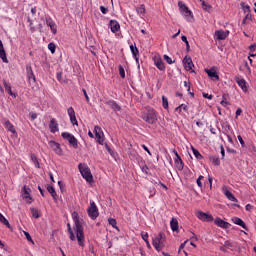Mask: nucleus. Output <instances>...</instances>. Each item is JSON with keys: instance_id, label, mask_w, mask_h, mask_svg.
Wrapping results in <instances>:
<instances>
[{"instance_id": "nucleus-45", "label": "nucleus", "mask_w": 256, "mask_h": 256, "mask_svg": "<svg viewBox=\"0 0 256 256\" xmlns=\"http://www.w3.org/2000/svg\"><path fill=\"white\" fill-rule=\"evenodd\" d=\"M119 69V75L122 79H125V68H123V66L119 65L118 66Z\"/></svg>"}, {"instance_id": "nucleus-46", "label": "nucleus", "mask_w": 256, "mask_h": 256, "mask_svg": "<svg viewBox=\"0 0 256 256\" xmlns=\"http://www.w3.org/2000/svg\"><path fill=\"white\" fill-rule=\"evenodd\" d=\"M202 9H203L204 11L210 12V11H211V5L205 3V1H202Z\"/></svg>"}, {"instance_id": "nucleus-63", "label": "nucleus", "mask_w": 256, "mask_h": 256, "mask_svg": "<svg viewBox=\"0 0 256 256\" xmlns=\"http://www.w3.org/2000/svg\"><path fill=\"white\" fill-rule=\"evenodd\" d=\"M38 190L40 192V195H42L43 197H45V190L41 189V186H38Z\"/></svg>"}, {"instance_id": "nucleus-36", "label": "nucleus", "mask_w": 256, "mask_h": 256, "mask_svg": "<svg viewBox=\"0 0 256 256\" xmlns=\"http://www.w3.org/2000/svg\"><path fill=\"white\" fill-rule=\"evenodd\" d=\"M227 97H229V94H223L222 101L220 102V105H222V107H227V105H231V103L227 101Z\"/></svg>"}, {"instance_id": "nucleus-10", "label": "nucleus", "mask_w": 256, "mask_h": 256, "mask_svg": "<svg viewBox=\"0 0 256 256\" xmlns=\"http://www.w3.org/2000/svg\"><path fill=\"white\" fill-rule=\"evenodd\" d=\"M48 145L57 155H62L63 150L61 149V144L57 143L56 141L50 140Z\"/></svg>"}, {"instance_id": "nucleus-1", "label": "nucleus", "mask_w": 256, "mask_h": 256, "mask_svg": "<svg viewBox=\"0 0 256 256\" xmlns=\"http://www.w3.org/2000/svg\"><path fill=\"white\" fill-rule=\"evenodd\" d=\"M72 218L75 224L74 231L80 247H85V232L83 231V222L79 219L77 212L72 213Z\"/></svg>"}, {"instance_id": "nucleus-9", "label": "nucleus", "mask_w": 256, "mask_h": 256, "mask_svg": "<svg viewBox=\"0 0 256 256\" xmlns=\"http://www.w3.org/2000/svg\"><path fill=\"white\" fill-rule=\"evenodd\" d=\"M183 63L186 71H191V73H195V70H193V67H195V65L193 64V60L191 59V57L185 56V58L183 59Z\"/></svg>"}, {"instance_id": "nucleus-25", "label": "nucleus", "mask_w": 256, "mask_h": 256, "mask_svg": "<svg viewBox=\"0 0 256 256\" xmlns=\"http://www.w3.org/2000/svg\"><path fill=\"white\" fill-rule=\"evenodd\" d=\"M232 222L235 224V225H239L240 227H242L243 229H245L247 231V224L244 223L243 220H241V218L239 217H234L232 218Z\"/></svg>"}, {"instance_id": "nucleus-14", "label": "nucleus", "mask_w": 256, "mask_h": 256, "mask_svg": "<svg viewBox=\"0 0 256 256\" xmlns=\"http://www.w3.org/2000/svg\"><path fill=\"white\" fill-rule=\"evenodd\" d=\"M215 225H217L218 227H221L222 229H229V227H231V224H229V222L224 221L221 218H216L214 220Z\"/></svg>"}, {"instance_id": "nucleus-62", "label": "nucleus", "mask_w": 256, "mask_h": 256, "mask_svg": "<svg viewBox=\"0 0 256 256\" xmlns=\"http://www.w3.org/2000/svg\"><path fill=\"white\" fill-rule=\"evenodd\" d=\"M243 113V110L241 108H238L236 110V118L239 117V115H241Z\"/></svg>"}, {"instance_id": "nucleus-42", "label": "nucleus", "mask_w": 256, "mask_h": 256, "mask_svg": "<svg viewBox=\"0 0 256 256\" xmlns=\"http://www.w3.org/2000/svg\"><path fill=\"white\" fill-rule=\"evenodd\" d=\"M108 222H109V225H111L113 227V229L119 230V228L117 227V220H115L113 218H109Z\"/></svg>"}, {"instance_id": "nucleus-49", "label": "nucleus", "mask_w": 256, "mask_h": 256, "mask_svg": "<svg viewBox=\"0 0 256 256\" xmlns=\"http://www.w3.org/2000/svg\"><path fill=\"white\" fill-rule=\"evenodd\" d=\"M70 240L75 241V233L72 228H69Z\"/></svg>"}, {"instance_id": "nucleus-39", "label": "nucleus", "mask_w": 256, "mask_h": 256, "mask_svg": "<svg viewBox=\"0 0 256 256\" xmlns=\"http://www.w3.org/2000/svg\"><path fill=\"white\" fill-rule=\"evenodd\" d=\"M194 156L196 157V159H203V155H201V153L199 152V150L195 149V147H191Z\"/></svg>"}, {"instance_id": "nucleus-44", "label": "nucleus", "mask_w": 256, "mask_h": 256, "mask_svg": "<svg viewBox=\"0 0 256 256\" xmlns=\"http://www.w3.org/2000/svg\"><path fill=\"white\" fill-rule=\"evenodd\" d=\"M48 49L53 54L55 53V49H57V46L55 45V43L51 42L48 44Z\"/></svg>"}, {"instance_id": "nucleus-11", "label": "nucleus", "mask_w": 256, "mask_h": 256, "mask_svg": "<svg viewBox=\"0 0 256 256\" xmlns=\"http://www.w3.org/2000/svg\"><path fill=\"white\" fill-rule=\"evenodd\" d=\"M215 37L218 41H225L229 37V31L217 30L215 32Z\"/></svg>"}, {"instance_id": "nucleus-2", "label": "nucleus", "mask_w": 256, "mask_h": 256, "mask_svg": "<svg viewBox=\"0 0 256 256\" xmlns=\"http://www.w3.org/2000/svg\"><path fill=\"white\" fill-rule=\"evenodd\" d=\"M78 169L82 177L87 181V183H93V174H91V169L89 166H85L82 163L78 165Z\"/></svg>"}, {"instance_id": "nucleus-28", "label": "nucleus", "mask_w": 256, "mask_h": 256, "mask_svg": "<svg viewBox=\"0 0 256 256\" xmlns=\"http://www.w3.org/2000/svg\"><path fill=\"white\" fill-rule=\"evenodd\" d=\"M106 105H109L113 111H119L121 109V106L115 102V100H109L106 102Z\"/></svg>"}, {"instance_id": "nucleus-55", "label": "nucleus", "mask_w": 256, "mask_h": 256, "mask_svg": "<svg viewBox=\"0 0 256 256\" xmlns=\"http://www.w3.org/2000/svg\"><path fill=\"white\" fill-rule=\"evenodd\" d=\"M241 6L243 7L244 11L249 13V11H251V8L249 7V5L245 6V3H242Z\"/></svg>"}, {"instance_id": "nucleus-26", "label": "nucleus", "mask_w": 256, "mask_h": 256, "mask_svg": "<svg viewBox=\"0 0 256 256\" xmlns=\"http://www.w3.org/2000/svg\"><path fill=\"white\" fill-rule=\"evenodd\" d=\"M47 191H48V193H50V195H52L53 200L55 201V203H57V201H59V196L57 195V192L55 191V188L53 186H48Z\"/></svg>"}, {"instance_id": "nucleus-48", "label": "nucleus", "mask_w": 256, "mask_h": 256, "mask_svg": "<svg viewBox=\"0 0 256 256\" xmlns=\"http://www.w3.org/2000/svg\"><path fill=\"white\" fill-rule=\"evenodd\" d=\"M24 235H25L27 241H29L30 243H34L33 238H31V234H29V232H24Z\"/></svg>"}, {"instance_id": "nucleus-3", "label": "nucleus", "mask_w": 256, "mask_h": 256, "mask_svg": "<svg viewBox=\"0 0 256 256\" xmlns=\"http://www.w3.org/2000/svg\"><path fill=\"white\" fill-rule=\"evenodd\" d=\"M142 119L149 125H155L157 123V113L153 109H149L146 114L142 115Z\"/></svg>"}, {"instance_id": "nucleus-5", "label": "nucleus", "mask_w": 256, "mask_h": 256, "mask_svg": "<svg viewBox=\"0 0 256 256\" xmlns=\"http://www.w3.org/2000/svg\"><path fill=\"white\" fill-rule=\"evenodd\" d=\"M163 243H165V237H163V233L160 232L158 236L153 239L152 245L155 247L156 251H161V249H163L161 246Z\"/></svg>"}, {"instance_id": "nucleus-20", "label": "nucleus", "mask_w": 256, "mask_h": 256, "mask_svg": "<svg viewBox=\"0 0 256 256\" xmlns=\"http://www.w3.org/2000/svg\"><path fill=\"white\" fill-rule=\"evenodd\" d=\"M26 71H27V77L29 80V83H35L36 78H35V74L33 73V68H31V66H27L26 67Z\"/></svg>"}, {"instance_id": "nucleus-21", "label": "nucleus", "mask_w": 256, "mask_h": 256, "mask_svg": "<svg viewBox=\"0 0 256 256\" xmlns=\"http://www.w3.org/2000/svg\"><path fill=\"white\" fill-rule=\"evenodd\" d=\"M154 63L156 65L157 69H159V71H165V63L163 62V60L161 58L155 57Z\"/></svg>"}, {"instance_id": "nucleus-8", "label": "nucleus", "mask_w": 256, "mask_h": 256, "mask_svg": "<svg viewBox=\"0 0 256 256\" xmlns=\"http://www.w3.org/2000/svg\"><path fill=\"white\" fill-rule=\"evenodd\" d=\"M87 211L91 219H97V217H99V209H97V205H95V202H90V207Z\"/></svg>"}, {"instance_id": "nucleus-38", "label": "nucleus", "mask_w": 256, "mask_h": 256, "mask_svg": "<svg viewBox=\"0 0 256 256\" xmlns=\"http://www.w3.org/2000/svg\"><path fill=\"white\" fill-rule=\"evenodd\" d=\"M183 43L186 45V51L189 53L191 51V46L189 45V41L187 40V36H182L181 37Z\"/></svg>"}, {"instance_id": "nucleus-4", "label": "nucleus", "mask_w": 256, "mask_h": 256, "mask_svg": "<svg viewBox=\"0 0 256 256\" xmlns=\"http://www.w3.org/2000/svg\"><path fill=\"white\" fill-rule=\"evenodd\" d=\"M61 137L63 139H65L66 141H68L69 145H71V147H73L74 149H78L79 147V142L77 141V138H75V136L69 132H63L61 134Z\"/></svg>"}, {"instance_id": "nucleus-15", "label": "nucleus", "mask_w": 256, "mask_h": 256, "mask_svg": "<svg viewBox=\"0 0 256 256\" xmlns=\"http://www.w3.org/2000/svg\"><path fill=\"white\" fill-rule=\"evenodd\" d=\"M205 73H207L208 77H210L212 81H219V75L215 69H205Z\"/></svg>"}, {"instance_id": "nucleus-50", "label": "nucleus", "mask_w": 256, "mask_h": 256, "mask_svg": "<svg viewBox=\"0 0 256 256\" xmlns=\"http://www.w3.org/2000/svg\"><path fill=\"white\" fill-rule=\"evenodd\" d=\"M100 11L103 15H107L109 13V8H105L104 6H100Z\"/></svg>"}, {"instance_id": "nucleus-35", "label": "nucleus", "mask_w": 256, "mask_h": 256, "mask_svg": "<svg viewBox=\"0 0 256 256\" xmlns=\"http://www.w3.org/2000/svg\"><path fill=\"white\" fill-rule=\"evenodd\" d=\"M212 164H214L216 167H219L221 165V161L219 160V157L210 156L209 157Z\"/></svg>"}, {"instance_id": "nucleus-56", "label": "nucleus", "mask_w": 256, "mask_h": 256, "mask_svg": "<svg viewBox=\"0 0 256 256\" xmlns=\"http://www.w3.org/2000/svg\"><path fill=\"white\" fill-rule=\"evenodd\" d=\"M184 87H187L188 93H189V91H191V84L188 83L187 81H184Z\"/></svg>"}, {"instance_id": "nucleus-31", "label": "nucleus", "mask_w": 256, "mask_h": 256, "mask_svg": "<svg viewBox=\"0 0 256 256\" xmlns=\"http://www.w3.org/2000/svg\"><path fill=\"white\" fill-rule=\"evenodd\" d=\"M170 227L172 231H179V221H177V218H172L170 221Z\"/></svg>"}, {"instance_id": "nucleus-29", "label": "nucleus", "mask_w": 256, "mask_h": 256, "mask_svg": "<svg viewBox=\"0 0 256 256\" xmlns=\"http://www.w3.org/2000/svg\"><path fill=\"white\" fill-rule=\"evenodd\" d=\"M46 24L48 27H50L53 35H57V24L53 21L46 20Z\"/></svg>"}, {"instance_id": "nucleus-57", "label": "nucleus", "mask_w": 256, "mask_h": 256, "mask_svg": "<svg viewBox=\"0 0 256 256\" xmlns=\"http://www.w3.org/2000/svg\"><path fill=\"white\" fill-rule=\"evenodd\" d=\"M187 241H189V240H186L184 243H182V244L180 245L178 253H181V250H182V249H185V245H187Z\"/></svg>"}, {"instance_id": "nucleus-6", "label": "nucleus", "mask_w": 256, "mask_h": 256, "mask_svg": "<svg viewBox=\"0 0 256 256\" xmlns=\"http://www.w3.org/2000/svg\"><path fill=\"white\" fill-rule=\"evenodd\" d=\"M22 199H24L28 205L33 203V197H31V188H29L27 185H24L22 188Z\"/></svg>"}, {"instance_id": "nucleus-52", "label": "nucleus", "mask_w": 256, "mask_h": 256, "mask_svg": "<svg viewBox=\"0 0 256 256\" xmlns=\"http://www.w3.org/2000/svg\"><path fill=\"white\" fill-rule=\"evenodd\" d=\"M237 139H238L239 143L241 144V146L245 147V141L243 140V137H241V135H238Z\"/></svg>"}, {"instance_id": "nucleus-60", "label": "nucleus", "mask_w": 256, "mask_h": 256, "mask_svg": "<svg viewBox=\"0 0 256 256\" xmlns=\"http://www.w3.org/2000/svg\"><path fill=\"white\" fill-rule=\"evenodd\" d=\"M203 97L204 99H213V95L207 93H203Z\"/></svg>"}, {"instance_id": "nucleus-53", "label": "nucleus", "mask_w": 256, "mask_h": 256, "mask_svg": "<svg viewBox=\"0 0 256 256\" xmlns=\"http://www.w3.org/2000/svg\"><path fill=\"white\" fill-rule=\"evenodd\" d=\"M203 178H204L203 176H199L198 179L196 180L198 187H203V183L201 182V179Z\"/></svg>"}, {"instance_id": "nucleus-64", "label": "nucleus", "mask_w": 256, "mask_h": 256, "mask_svg": "<svg viewBox=\"0 0 256 256\" xmlns=\"http://www.w3.org/2000/svg\"><path fill=\"white\" fill-rule=\"evenodd\" d=\"M255 49H256V43H254V44H252V45L249 46V50H250V51L253 52V51H255Z\"/></svg>"}, {"instance_id": "nucleus-7", "label": "nucleus", "mask_w": 256, "mask_h": 256, "mask_svg": "<svg viewBox=\"0 0 256 256\" xmlns=\"http://www.w3.org/2000/svg\"><path fill=\"white\" fill-rule=\"evenodd\" d=\"M178 7H179L180 13H182V15H184V17H191L193 19V12H191V10H189V7H187V5H185V3H183V1L178 2Z\"/></svg>"}, {"instance_id": "nucleus-32", "label": "nucleus", "mask_w": 256, "mask_h": 256, "mask_svg": "<svg viewBox=\"0 0 256 256\" xmlns=\"http://www.w3.org/2000/svg\"><path fill=\"white\" fill-rule=\"evenodd\" d=\"M0 222L3 223V225H6V227L10 229V231H13V227L9 223V220H7V218H5V216H3V214L1 213H0Z\"/></svg>"}, {"instance_id": "nucleus-22", "label": "nucleus", "mask_w": 256, "mask_h": 256, "mask_svg": "<svg viewBox=\"0 0 256 256\" xmlns=\"http://www.w3.org/2000/svg\"><path fill=\"white\" fill-rule=\"evenodd\" d=\"M222 189L227 199H229V201H234L235 203H237V198H235L233 193H231V191H229L227 187L224 186Z\"/></svg>"}, {"instance_id": "nucleus-40", "label": "nucleus", "mask_w": 256, "mask_h": 256, "mask_svg": "<svg viewBox=\"0 0 256 256\" xmlns=\"http://www.w3.org/2000/svg\"><path fill=\"white\" fill-rule=\"evenodd\" d=\"M31 214L34 219H39V217H41V215L39 214V210L36 208H31Z\"/></svg>"}, {"instance_id": "nucleus-24", "label": "nucleus", "mask_w": 256, "mask_h": 256, "mask_svg": "<svg viewBox=\"0 0 256 256\" xmlns=\"http://www.w3.org/2000/svg\"><path fill=\"white\" fill-rule=\"evenodd\" d=\"M130 51L136 61V63H139V49L137 46L130 45Z\"/></svg>"}, {"instance_id": "nucleus-18", "label": "nucleus", "mask_w": 256, "mask_h": 256, "mask_svg": "<svg viewBox=\"0 0 256 256\" xmlns=\"http://www.w3.org/2000/svg\"><path fill=\"white\" fill-rule=\"evenodd\" d=\"M68 115L70 117V121L72 125H79V123L77 122V117L75 116V110L73 109V107L68 108Z\"/></svg>"}, {"instance_id": "nucleus-41", "label": "nucleus", "mask_w": 256, "mask_h": 256, "mask_svg": "<svg viewBox=\"0 0 256 256\" xmlns=\"http://www.w3.org/2000/svg\"><path fill=\"white\" fill-rule=\"evenodd\" d=\"M136 11H137V13L139 14V15H145V5L144 4H142V5H140V7H137L136 8Z\"/></svg>"}, {"instance_id": "nucleus-47", "label": "nucleus", "mask_w": 256, "mask_h": 256, "mask_svg": "<svg viewBox=\"0 0 256 256\" xmlns=\"http://www.w3.org/2000/svg\"><path fill=\"white\" fill-rule=\"evenodd\" d=\"M247 21H251V14L250 13L246 14V16L244 17V19L242 21V25H247Z\"/></svg>"}, {"instance_id": "nucleus-12", "label": "nucleus", "mask_w": 256, "mask_h": 256, "mask_svg": "<svg viewBox=\"0 0 256 256\" xmlns=\"http://www.w3.org/2000/svg\"><path fill=\"white\" fill-rule=\"evenodd\" d=\"M197 217L198 219H200L201 221H207V222H211L213 221V216L211 214L205 213L203 211H199L197 213Z\"/></svg>"}, {"instance_id": "nucleus-43", "label": "nucleus", "mask_w": 256, "mask_h": 256, "mask_svg": "<svg viewBox=\"0 0 256 256\" xmlns=\"http://www.w3.org/2000/svg\"><path fill=\"white\" fill-rule=\"evenodd\" d=\"M162 105L164 109H169V100L165 96H162Z\"/></svg>"}, {"instance_id": "nucleus-23", "label": "nucleus", "mask_w": 256, "mask_h": 256, "mask_svg": "<svg viewBox=\"0 0 256 256\" xmlns=\"http://www.w3.org/2000/svg\"><path fill=\"white\" fill-rule=\"evenodd\" d=\"M110 29H111L112 33H117V31H119V29H121V25H119V22H117L116 20H111L110 21Z\"/></svg>"}, {"instance_id": "nucleus-16", "label": "nucleus", "mask_w": 256, "mask_h": 256, "mask_svg": "<svg viewBox=\"0 0 256 256\" xmlns=\"http://www.w3.org/2000/svg\"><path fill=\"white\" fill-rule=\"evenodd\" d=\"M49 129L51 133H57L59 131V124L55 118H52L49 123Z\"/></svg>"}, {"instance_id": "nucleus-19", "label": "nucleus", "mask_w": 256, "mask_h": 256, "mask_svg": "<svg viewBox=\"0 0 256 256\" xmlns=\"http://www.w3.org/2000/svg\"><path fill=\"white\" fill-rule=\"evenodd\" d=\"M236 83L239 85V87L242 89V91H244L245 93H247V81H245V79H241L239 77L235 78Z\"/></svg>"}, {"instance_id": "nucleus-17", "label": "nucleus", "mask_w": 256, "mask_h": 256, "mask_svg": "<svg viewBox=\"0 0 256 256\" xmlns=\"http://www.w3.org/2000/svg\"><path fill=\"white\" fill-rule=\"evenodd\" d=\"M0 59H2L3 63H9L7 59V52H5V47L3 46V42L0 40Z\"/></svg>"}, {"instance_id": "nucleus-33", "label": "nucleus", "mask_w": 256, "mask_h": 256, "mask_svg": "<svg viewBox=\"0 0 256 256\" xmlns=\"http://www.w3.org/2000/svg\"><path fill=\"white\" fill-rule=\"evenodd\" d=\"M3 85L5 88V91H7V93H9L11 95V97H16L15 94L13 93V91L11 90V84L7 83V81H3Z\"/></svg>"}, {"instance_id": "nucleus-54", "label": "nucleus", "mask_w": 256, "mask_h": 256, "mask_svg": "<svg viewBox=\"0 0 256 256\" xmlns=\"http://www.w3.org/2000/svg\"><path fill=\"white\" fill-rule=\"evenodd\" d=\"M142 171H143V173H146V175H149V167L147 165H144L142 167Z\"/></svg>"}, {"instance_id": "nucleus-37", "label": "nucleus", "mask_w": 256, "mask_h": 256, "mask_svg": "<svg viewBox=\"0 0 256 256\" xmlns=\"http://www.w3.org/2000/svg\"><path fill=\"white\" fill-rule=\"evenodd\" d=\"M141 237H142L143 241H145L148 249H151V244L149 243V234L148 233H145V234L141 233Z\"/></svg>"}, {"instance_id": "nucleus-61", "label": "nucleus", "mask_w": 256, "mask_h": 256, "mask_svg": "<svg viewBox=\"0 0 256 256\" xmlns=\"http://www.w3.org/2000/svg\"><path fill=\"white\" fill-rule=\"evenodd\" d=\"M224 247H233V244H231V241L227 240L224 242Z\"/></svg>"}, {"instance_id": "nucleus-51", "label": "nucleus", "mask_w": 256, "mask_h": 256, "mask_svg": "<svg viewBox=\"0 0 256 256\" xmlns=\"http://www.w3.org/2000/svg\"><path fill=\"white\" fill-rule=\"evenodd\" d=\"M164 59L166 60L168 65H173V60L171 59V57L164 55Z\"/></svg>"}, {"instance_id": "nucleus-34", "label": "nucleus", "mask_w": 256, "mask_h": 256, "mask_svg": "<svg viewBox=\"0 0 256 256\" xmlns=\"http://www.w3.org/2000/svg\"><path fill=\"white\" fill-rule=\"evenodd\" d=\"M31 161L34 163L35 167L37 169H41V165L39 164V159L37 158V156L35 154H31Z\"/></svg>"}, {"instance_id": "nucleus-13", "label": "nucleus", "mask_w": 256, "mask_h": 256, "mask_svg": "<svg viewBox=\"0 0 256 256\" xmlns=\"http://www.w3.org/2000/svg\"><path fill=\"white\" fill-rule=\"evenodd\" d=\"M94 133H95V137L97 139V142L100 145H103V131L101 130V127L95 126Z\"/></svg>"}, {"instance_id": "nucleus-30", "label": "nucleus", "mask_w": 256, "mask_h": 256, "mask_svg": "<svg viewBox=\"0 0 256 256\" xmlns=\"http://www.w3.org/2000/svg\"><path fill=\"white\" fill-rule=\"evenodd\" d=\"M175 165L179 171H183L184 164L181 156L177 155V158L175 159Z\"/></svg>"}, {"instance_id": "nucleus-59", "label": "nucleus", "mask_w": 256, "mask_h": 256, "mask_svg": "<svg viewBox=\"0 0 256 256\" xmlns=\"http://www.w3.org/2000/svg\"><path fill=\"white\" fill-rule=\"evenodd\" d=\"M30 117H31L32 121H35V119L37 118V113L30 112Z\"/></svg>"}, {"instance_id": "nucleus-58", "label": "nucleus", "mask_w": 256, "mask_h": 256, "mask_svg": "<svg viewBox=\"0 0 256 256\" xmlns=\"http://www.w3.org/2000/svg\"><path fill=\"white\" fill-rule=\"evenodd\" d=\"M82 91H83V93H84V97H85L87 103H89V95L87 94V90L82 89Z\"/></svg>"}, {"instance_id": "nucleus-27", "label": "nucleus", "mask_w": 256, "mask_h": 256, "mask_svg": "<svg viewBox=\"0 0 256 256\" xmlns=\"http://www.w3.org/2000/svg\"><path fill=\"white\" fill-rule=\"evenodd\" d=\"M5 128L7 129V131H10V133H13V135H17V130H15V126H13V124H11L9 120L5 122Z\"/></svg>"}]
</instances>
